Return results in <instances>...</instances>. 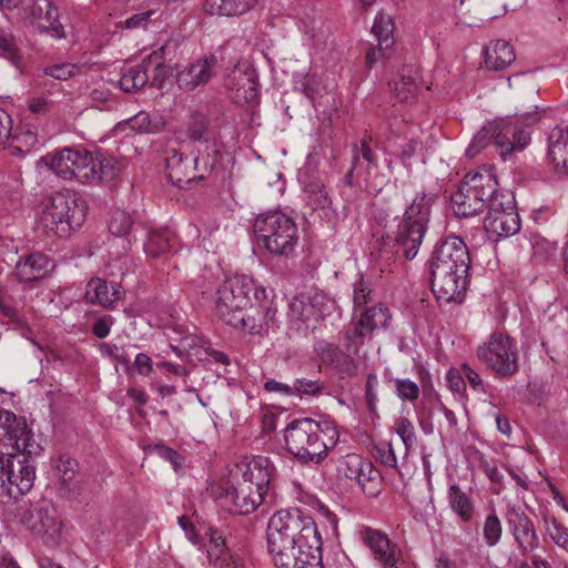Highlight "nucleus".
I'll list each match as a JSON object with an SVG mask.
<instances>
[{
  "mask_svg": "<svg viewBox=\"0 0 568 568\" xmlns=\"http://www.w3.org/2000/svg\"><path fill=\"white\" fill-rule=\"evenodd\" d=\"M78 463L69 457H61L57 465L58 475L63 486H69L77 473Z\"/></svg>",
  "mask_w": 568,
  "mask_h": 568,
  "instance_id": "052dcab7",
  "label": "nucleus"
},
{
  "mask_svg": "<svg viewBox=\"0 0 568 568\" xmlns=\"http://www.w3.org/2000/svg\"><path fill=\"white\" fill-rule=\"evenodd\" d=\"M125 125L136 133H154L160 130V123L152 121L150 114L143 111L130 118Z\"/></svg>",
  "mask_w": 568,
  "mask_h": 568,
  "instance_id": "09e8293b",
  "label": "nucleus"
},
{
  "mask_svg": "<svg viewBox=\"0 0 568 568\" xmlns=\"http://www.w3.org/2000/svg\"><path fill=\"white\" fill-rule=\"evenodd\" d=\"M293 545L297 547H310L314 554L315 549L322 550L323 541L317 530L316 523L312 517L306 516L301 510L300 525L297 529L291 534Z\"/></svg>",
  "mask_w": 568,
  "mask_h": 568,
  "instance_id": "c756f323",
  "label": "nucleus"
},
{
  "mask_svg": "<svg viewBox=\"0 0 568 568\" xmlns=\"http://www.w3.org/2000/svg\"><path fill=\"white\" fill-rule=\"evenodd\" d=\"M515 51L505 40L491 41L485 50V65L493 71H501L515 61Z\"/></svg>",
  "mask_w": 568,
  "mask_h": 568,
  "instance_id": "cd10ccee",
  "label": "nucleus"
},
{
  "mask_svg": "<svg viewBox=\"0 0 568 568\" xmlns=\"http://www.w3.org/2000/svg\"><path fill=\"white\" fill-rule=\"evenodd\" d=\"M124 291L118 284L112 286L109 291L108 284L104 280L95 277L89 281L85 287V300L91 304H99L104 307H111L116 301L121 300Z\"/></svg>",
  "mask_w": 568,
  "mask_h": 568,
  "instance_id": "a878e982",
  "label": "nucleus"
},
{
  "mask_svg": "<svg viewBox=\"0 0 568 568\" xmlns=\"http://www.w3.org/2000/svg\"><path fill=\"white\" fill-rule=\"evenodd\" d=\"M255 0H205V12L214 16L234 17L251 10Z\"/></svg>",
  "mask_w": 568,
  "mask_h": 568,
  "instance_id": "7c9ffc66",
  "label": "nucleus"
},
{
  "mask_svg": "<svg viewBox=\"0 0 568 568\" xmlns=\"http://www.w3.org/2000/svg\"><path fill=\"white\" fill-rule=\"evenodd\" d=\"M154 13V10L135 13L124 21L119 22V27L125 29H145Z\"/></svg>",
  "mask_w": 568,
  "mask_h": 568,
  "instance_id": "338daca9",
  "label": "nucleus"
},
{
  "mask_svg": "<svg viewBox=\"0 0 568 568\" xmlns=\"http://www.w3.org/2000/svg\"><path fill=\"white\" fill-rule=\"evenodd\" d=\"M71 149H64L52 156H47L45 161L49 169L63 180H70V159L67 154Z\"/></svg>",
  "mask_w": 568,
  "mask_h": 568,
  "instance_id": "a18cd8bd",
  "label": "nucleus"
},
{
  "mask_svg": "<svg viewBox=\"0 0 568 568\" xmlns=\"http://www.w3.org/2000/svg\"><path fill=\"white\" fill-rule=\"evenodd\" d=\"M499 155L507 160L514 151H521L529 142L530 134L507 119H500Z\"/></svg>",
  "mask_w": 568,
  "mask_h": 568,
  "instance_id": "b1692460",
  "label": "nucleus"
},
{
  "mask_svg": "<svg viewBox=\"0 0 568 568\" xmlns=\"http://www.w3.org/2000/svg\"><path fill=\"white\" fill-rule=\"evenodd\" d=\"M288 317L291 321L301 322L310 326L315 322L312 305L306 293H302L292 298L288 305Z\"/></svg>",
  "mask_w": 568,
  "mask_h": 568,
  "instance_id": "e433bc0d",
  "label": "nucleus"
},
{
  "mask_svg": "<svg viewBox=\"0 0 568 568\" xmlns=\"http://www.w3.org/2000/svg\"><path fill=\"white\" fill-rule=\"evenodd\" d=\"M504 516L519 550L531 552L539 547L535 525L520 506L508 505Z\"/></svg>",
  "mask_w": 568,
  "mask_h": 568,
  "instance_id": "f3484780",
  "label": "nucleus"
},
{
  "mask_svg": "<svg viewBox=\"0 0 568 568\" xmlns=\"http://www.w3.org/2000/svg\"><path fill=\"white\" fill-rule=\"evenodd\" d=\"M359 475L355 481L362 488L363 493L369 497H376L381 491V476L377 469L368 460L364 464L362 469L358 471Z\"/></svg>",
  "mask_w": 568,
  "mask_h": 568,
  "instance_id": "58836bf2",
  "label": "nucleus"
},
{
  "mask_svg": "<svg viewBox=\"0 0 568 568\" xmlns=\"http://www.w3.org/2000/svg\"><path fill=\"white\" fill-rule=\"evenodd\" d=\"M548 158L558 173L568 175V125L551 130L548 136Z\"/></svg>",
  "mask_w": 568,
  "mask_h": 568,
  "instance_id": "393cba45",
  "label": "nucleus"
},
{
  "mask_svg": "<svg viewBox=\"0 0 568 568\" xmlns=\"http://www.w3.org/2000/svg\"><path fill=\"white\" fill-rule=\"evenodd\" d=\"M394 384L399 399L414 403L418 398L419 387L409 378H395Z\"/></svg>",
  "mask_w": 568,
  "mask_h": 568,
  "instance_id": "5fc2aeb1",
  "label": "nucleus"
},
{
  "mask_svg": "<svg viewBox=\"0 0 568 568\" xmlns=\"http://www.w3.org/2000/svg\"><path fill=\"white\" fill-rule=\"evenodd\" d=\"M197 158L189 159L176 149L165 151V168L168 180L178 187H184L192 181L203 180V175H196L194 171Z\"/></svg>",
  "mask_w": 568,
  "mask_h": 568,
  "instance_id": "6ab92c4d",
  "label": "nucleus"
},
{
  "mask_svg": "<svg viewBox=\"0 0 568 568\" xmlns=\"http://www.w3.org/2000/svg\"><path fill=\"white\" fill-rule=\"evenodd\" d=\"M469 267V251L462 237L449 235L435 247L429 271L432 291L438 301H463Z\"/></svg>",
  "mask_w": 568,
  "mask_h": 568,
  "instance_id": "f03ea898",
  "label": "nucleus"
},
{
  "mask_svg": "<svg viewBox=\"0 0 568 568\" xmlns=\"http://www.w3.org/2000/svg\"><path fill=\"white\" fill-rule=\"evenodd\" d=\"M433 197L425 193H417L410 205L405 210L395 234L397 253L405 258L413 260L424 241L429 217Z\"/></svg>",
  "mask_w": 568,
  "mask_h": 568,
  "instance_id": "0eeeda50",
  "label": "nucleus"
},
{
  "mask_svg": "<svg viewBox=\"0 0 568 568\" xmlns=\"http://www.w3.org/2000/svg\"><path fill=\"white\" fill-rule=\"evenodd\" d=\"M359 535L363 542L372 551L374 560L382 568H406L407 564L403 558L400 548L385 532L364 527Z\"/></svg>",
  "mask_w": 568,
  "mask_h": 568,
  "instance_id": "dca6fc26",
  "label": "nucleus"
},
{
  "mask_svg": "<svg viewBox=\"0 0 568 568\" xmlns=\"http://www.w3.org/2000/svg\"><path fill=\"white\" fill-rule=\"evenodd\" d=\"M55 263L43 253L34 252L20 257L14 267V275L21 283H30L47 277Z\"/></svg>",
  "mask_w": 568,
  "mask_h": 568,
  "instance_id": "412c9836",
  "label": "nucleus"
},
{
  "mask_svg": "<svg viewBox=\"0 0 568 568\" xmlns=\"http://www.w3.org/2000/svg\"><path fill=\"white\" fill-rule=\"evenodd\" d=\"M500 119L494 120L486 123L480 130L474 135L471 142L466 149V155L468 158H475L481 150L493 146L499 153V140L500 139Z\"/></svg>",
  "mask_w": 568,
  "mask_h": 568,
  "instance_id": "bb28decb",
  "label": "nucleus"
},
{
  "mask_svg": "<svg viewBox=\"0 0 568 568\" xmlns=\"http://www.w3.org/2000/svg\"><path fill=\"white\" fill-rule=\"evenodd\" d=\"M503 527L495 510L489 514L484 523L483 535L489 547L496 546L501 538Z\"/></svg>",
  "mask_w": 568,
  "mask_h": 568,
  "instance_id": "49530a36",
  "label": "nucleus"
},
{
  "mask_svg": "<svg viewBox=\"0 0 568 568\" xmlns=\"http://www.w3.org/2000/svg\"><path fill=\"white\" fill-rule=\"evenodd\" d=\"M227 325L241 328L250 334H262L265 332V321L262 312L255 307H247L241 313H236L232 318H227Z\"/></svg>",
  "mask_w": 568,
  "mask_h": 568,
  "instance_id": "72a5a7b5",
  "label": "nucleus"
},
{
  "mask_svg": "<svg viewBox=\"0 0 568 568\" xmlns=\"http://www.w3.org/2000/svg\"><path fill=\"white\" fill-rule=\"evenodd\" d=\"M143 247L149 256L153 258L160 257L170 247L166 232L158 230L151 231Z\"/></svg>",
  "mask_w": 568,
  "mask_h": 568,
  "instance_id": "79ce46f5",
  "label": "nucleus"
},
{
  "mask_svg": "<svg viewBox=\"0 0 568 568\" xmlns=\"http://www.w3.org/2000/svg\"><path fill=\"white\" fill-rule=\"evenodd\" d=\"M10 140L19 141L21 136L13 133L11 116L0 108V146L6 148Z\"/></svg>",
  "mask_w": 568,
  "mask_h": 568,
  "instance_id": "4d7b16f0",
  "label": "nucleus"
},
{
  "mask_svg": "<svg viewBox=\"0 0 568 568\" xmlns=\"http://www.w3.org/2000/svg\"><path fill=\"white\" fill-rule=\"evenodd\" d=\"M21 521L34 534L54 540L61 531V520L55 506L45 499L38 500L21 516Z\"/></svg>",
  "mask_w": 568,
  "mask_h": 568,
  "instance_id": "2eb2a0df",
  "label": "nucleus"
},
{
  "mask_svg": "<svg viewBox=\"0 0 568 568\" xmlns=\"http://www.w3.org/2000/svg\"><path fill=\"white\" fill-rule=\"evenodd\" d=\"M476 356L498 378L513 376L519 368L516 343L501 332H494L480 344L476 349Z\"/></svg>",
  "mask_w": 568,
  "mask_h": 568,
  "instance_id": "9d476101",
  "label": "nucleus"
},
{
  "mask_svg": "<svg viewBox=\"0 0 568 568\" xmlns=\"http://www.w3.org/2000/svg\"><path fill=\"white\" fill-rule=\"evenodd\" d=\"M301 509H282L275 513L267 526V548L273 560H277L281 566L291 567L292 558L283 550L293 545L291 534L300 525ZM296 564V561H294Z\"/></svg>",
  "mask_w": 568,
  "mask_h": 568,
  "instance_id": "9b49d317",
  "label": "nucleus"
},
{
  "mask_svg": "<svg viewBox=\"0 0 568 568\" xmlns=\"http://www.w3.org/2000/svg\"><path fill=\"white\" fill-rule=\"evenodd\" d=\"M70 160V180L75 179L81 183L92 184V178L94 174L92 170L94 168L93 156L87 151H74L67 154Z\"/></svg>",
  "mask_w": 568,
  "mask_h": 568,
  "instance_id": "2f4dec72",
  "label": "nucleus"
},
{
  "mask_svg": "<svg viewBox=\"0 0 568 568\" xmlns=\"http://www.w3.org/2000/svg\"><path fill=\"white\" fill-rule=\"evenodd\" d=\"M392 321L389 308L383 304L374 305L361 313L356 324V334L361 337V344L371 339L372 334L379 328H387Z\"/></svg>",
  "mask_w": 568,
  "mask_h": 568,
  "instance_id": "4be33fe9",
  "label": "nucleus"
},
{
  "mask_svg": "<svg viewBox=\"0 0 568 568\" xmlns=\"http://www.w3.org/2000/svg\"><path fill=\"white\" fill-rule=\"evenodd\" d=\"M372 138L364 136L361 141V145H358L362 158L367 162V176L371 178L373 171L378 168V158L376 153L373 151L372 146Z\"/></svg>",
  "mask_w": 568,
  "mask_h": 568,
  "instance_id": "bf43d9fd",
  "label": "nucleus"
},
{
  "mask_svg": "<svg viewBox=\"0 0 568 568\" xmlns=\"http://www.w3.org/2000/svg\"><path fill=\"white\" fill-rule=\"evenodd\" d=\"M87 212L88 205L81 195L72 191L57 192L50 196L41 223L57 236L64 237L82 226Z\"/></svg>",
  "mask_w": 568,
  "mask_h": 568,
  "instance_id": "6e6552de",
  "label": "nucleus"
},
{
  "mask_svg": "<svg viewBox=\"0 0 568 568\" xmlns=\"http://www.w3.org/2000/svg\"><path fill=\"white\" fill-rule=\"evenodd\" d=\"M148 74L142 65L131 67L125 70L119 81L124 92H135L148 83Z\"/></svg>",
  "mask_w": 568,
  "mask_h": 568,
  "instance_id": "ea45409f",
  "label": "nucleus"
},
{
  "mask_svg": "<svg viewBox=\"0 0 568 568\" xmlns=\"http://www.w3.org/2000/svg\"><path fill=\"white\" fill-rule=\"evenodd\" d=\"M498 192V182L490 173H467L452 194L453 211L460 219L475 216L489 206Z\"/></svg>",
  "mask_w": 568,
  "mask_h": 568,
  "instance_id": "1a4fd4ad",
  "label": "nucleus"
},
{
  "mask_svg": "<svg viewBox=\"0 0 568 568\" xmlns=\"http://www.w3.org/2000/svg\"><path fill=\"white\" fill-rule=\"evenodd\" d=\"M366 463V459L363 457L356 455V454H349L347 455L343 462L341 463L338 467L339 474H342L344 477L355 480L356 477L359 475V470Z\"/></svg>",
  "mask_w": 568,
  "mask_h": 568,
  "instance_id": "864d4df0",
  "label": "nucleus"
},
{
  "mask_svg": "<svg viewBox=\"0 0 568 568\" xmlns=\"http://www.w3.org/2000/svg\"><path fill=\"white\" fill-rule=\"evenodd\" d=\"M397 135L394 131L390 132V135L387 138L388 148H397L398 151L395 153V156L404 164L406 169L410 168V159L415 156L417 149L419 146V141L416 139H408L405 143H397Z\"/></svg>",
  "mask_w": 568,
  "mask_h": 568,
  "instance_id": "a19ab883",
  "label": "nucleus"
},
{
  "mask_svg": "<svg viewBox=\"0 0 568 568\" xmlns=\"http://www.w3.org/2000/svg\"><path fill=\"white\" fill-rule=\"evenodd\" d=\"M395 432L400 437L406 448H409L415 442L414 427L406 417H399L395 422Z\"/></svg>",
  "mask_w": 568,
  "mask_h": 568,
  "instance_id": "680f3d73",
  "label": "nucleus"
},
{
  "mask_svg": "<svg viewBox=\"0 0 568 568\" xmlns=\"http://www.w3.org/2000/svg\"><path fill=\"white\" fill-rule=\"evenodd\" d=\"M547 532L554 542L568 551V531L557 519L551 520Z\"/></svg>",
  "mask_w": 568,
  "mask_h": 568,
  "instance_id": "774afa93",
  "label": "nucleus"
},
{
  "mask_svg": "<svg viewBox=\"0 0 568 568\" xmlns=\"http://www.w3.org/2000/svg\"><path fill=\"white\" fill-rule=\"evenodd\" d=\"M381 48L390 49L394 44V22L389 14L378 12L372 27Z\"/></svg>",
  "mask_w": 568,
  "mask_h": 568,
  "instance_id": "4c0bfd02",
  "label": "nucleus"
},
{
  "mask_svg": "<svg viewBox=\"0 0 568 568\" xmlns=\"http://www.w3.org/2000/svg\"><path fill=\"white\" fill-rule=\"evenodd\" d=\"M253 232L257 243L275 256H291L300 240L294 219L282 211L260 214Z\"/></svg>",
  "mask_w": 568,
  "mask_h": 568,
  "instance_id": "39448f33",
  "label": "nucleus"
},
{
  "mask_svg": "<svg viewBox=\"0 0 568 568\" xmlns=\"http://www.w3.org/2000/svg\"><path fill=\"white\" fill-rule=\"evenodd\" d=\"M226 554L225 540L217 530H210V545L207 555L210 558L224 559Z\"/></svg>",
  "mask_w": 568,
  "mask_h": 568,
  "instance_id": "69168bd1",
  "label": "nucleus"
},
{
  "mask_svg": "<svg viewBox=\"0 0 568 568\" xmlns=\"http://www.w3.org/2000/svg\"><path fill=\"white\" fill-rule=\"evenodd\" d=\"M294 396H318L325 389V385L320 379H308L305 377L296 378L294 385Z\"/></svg>",
  "mask_w": 568,
  "mask_h": 568,
  "instance_id": "8fccbe9b",
  "label": "nucleus"
},
{
  "mask_svg": "<svg viewBox=\"0 0 568 568\" xmlns=\"http://www.w3.org/2000/svg\"><path fill=\"white\" fill-rule=\"evenodd\" d=\"M292 560L296 564L291 562L290 568H322V550L315 549L314 556L310 547H297V545L288 546L286 550H283ZM276 568H288L286 565L281 566L277 560H273Z\"/></svg>",
  "mask_w": 568,
  "mask_h": 568,
  "instance_id": "473e14b6",
  "label": "nucleus"
},
{
  "mask_svg": "<svg viewBox=\"0 0 568 568\" xmlns=\"http://www.w3.org/2000/svg\"><path fill=\"white\" fill-rule=\"evenodd\" d=\"M94 168L92 173L94 178H92V184L99 183L104 180H111L114 178V166L109 159H95L93 158Z\"/></svg>",
  "mask_w": 568,
  "mask_h": 568,
  "instance_id": "13d9d810",
  "label": "nucleus"
},
{
  "mask_svg": "<svg viewBox=\"0 0 568 568\" xmlns=\"http://www.w3.org/2000/svg\"><path fill=\"white\" fill-rule=\"evenodd\" d=\"M486 232L496 237H509L520 230V217L516 210L514 196L498 192L489 202L484 220Z\"/></svg>",
  "mask_w": 568,
  "mask_h": 568,
  "instance_id": "ddd939ff",
  "label": "nucleus"
},
{
  "mask_svg": "<svg viewBox=\"0 0 568 568\" xmlns=\"http://www.w3.org/2000/svg\"><path fill=\"white\" fill-rule=\"evenodd\" d=\"M448 501L452 510L464 523H469L475 517V506L470 496L460 489L457 485H452L448 489Z\"/></svg>",
  "mask_w": 568,
  "mask_h": 568,
  "instance_id": "f704fd0d",
  "label": "nucleus"
},
{
  "mask_svg": "<svg viewBox=\"0 0 568 568\" xmlns=\"http://www.w3.org/2000/svg\"><path fill=\"white\" fill-rule=\"evenodd\" d=\"M374 457L385 466L396 467L397 458L395 455L394 447L388 442H381L376 444L373 448Z\"/></svg>",
  "mask_w": 568,
  "mask_h": 568,
  "instance_id": "6e6d98bb",
  "label": "nucleus"
},
{
  "mask_svg": "<svg viewBox=\"0 0 568 568\" xmlns=\"http://www.w3.org/2000/svg\"><path fill=\"white\" fill-rule=\"evenodd\" d=\"M373 302L372 283L363 275L353 285V308H362Z\"/></svg>",
  "mask_w": 568,
  "mask_h": 568,
  "instance_id": "37998d69",
  "label": "nucleus"
},
{
  "mask_svg": "<svg viewBox=\"0 0 568 568\" xmlns=\"http://www.w3.org/2000/svg\"><path fill=\"white\" fill-rule=\"evenodd\" d=\"M217 67L219 60L214 54L202 57L178 73V87L185 92L204 87L214 77Z\"/></svg>",
  "mask_w": 568,
  "mask_h": 568,
  "instance_id": "a211bd4d",
  "label": "nucleus"
},
{
  "mask_svg": "<svg viewBox=\"0 0 568 568\" xmlns=\"http://www.w3.org/2000/svg\"><path fill=\"white\" fill-rule=\"evenodd\" d=\"M338 438V430L332 420L294 419L284 430L287 452L304 465L321 464Z\"/></svg>",
  "mask_w": 568,
  "mask_h": 568,
  "instance_id": "7ed1b4c3",
  "label": "nucleus"
},
{
  "mask_svg": "<svg viewBox=\"0 0 568 568\" xmlns=\"http://www.w3.org/2000/svg\"><path fill=\"white\" fill-rule=\"evenodd\" d=\"M207 128V118L202 113L195 112L191 115L187 126V138L192 141H202L205 139Z\"/></svg>",
  "mask_w": 568,
  "mask_h": 568,
  "instance_id": "3c124183",
  "label": "nucleus"
},
{
  "mask_svg": "<svg viewBox=\"0 0 568 568\" xmlns=\"http://www.w3.org/2000/svg\"><path fill=\"white\" fill-rule=\"evenodd\" d=\"M270 460L257 456L250 463L239 465L243 470V481L237 486H226L220 495L222 506L231 514L247 515L263 501L271 479Z\"/></svg>",
  "mask_w": 568,
  "mask_h": 568,
  "instance_id": "20e7f679",
  "label": "nucleus"
},
{
  "mask_svg": "<svg viewBox=\"0 0 568 568\" xmlns=\"http://www.w3.org/2000/svg\"><path fill=\"white\" fill-rule=\"evenodd\" d=\"M18 8L21 18L39 32L50 33L57 39L64 38V28L53 0H20Z\"/></svg>",
  "mask_w": 568,
  "mask_h": 568,
  "instance_id": "4468645a",
  "label": "nucleus"
},
{
  "mask_svg": "<svg viewBox=\"0 0 568 568\" xmlns=\"http://www.w3.org/2000/svg\"><path fill=\"white\" fill-rule=\"evenodd\" d=\"M433 197L425 193H417L410 205L405 210L395 234L397 253L405 258L413 260L424 241L429 217Z\"/></svg>",
  "mask_w": 568,
  "mask_h": 568,
  "instance_id": "423d86ee",
  "label": "nucleus"
},
{
  "mask_svg": "<svg viewBox=\"0 0 568 568\" xmlns=\"http://www.w3.org/2000/svg\"><path fill=\"white\" fill-rule=\"evenodd\" d=\"M304 190L308 197V205L313 210H322L324 216L329 219L334 211L332 210V200L328 196L324 183L316 179L310 181Z\"/></svg>",
  "mask_w": 568,
  "mask_h": 568,
  "instance_id": "c9c22d12",
  "label": "nucleus"
},
{
  "mask_svg": "<svg viewBox=\"0 0 568 568\" xmlns=\"http://www.w3.org/2000/svg\"><path fill=\"white\" fill-rule=\"evenodd\" d=\"M306 295L310 298L315 322H318L331 312L332 302L323 292H310Z\"/></svg>",
  "mask_w": 568,
  "mask_h": 568,
  "instance_id": "603ef678",
  "label": "nucleus"
},
{
  "mask_svg": "<svg viewBox=\"0 0 568 568\" xmlns=\"http://www.w3.org/2000/svg\"><path fill=\"white\" fill-rule=\"evenodd\" d=\"M108 227L115 236H124L132 227V219L129 213L122 210H113L110 214Z\"/></svg>",
  "mask_w": 568,
  "mask_h": 568,
  "instance_id": "c03bdc74",
  "label": "nucleus"
},
{
  "mask_svg": "<svg viewBox=\"0 0 568 568\" xmlns=\"http://www.w3.org/2000/svg\"><path fill=\"white\" fill-rule=\"evenodd\" d=\"M77 70L78 68L75 64L61 63L44 68L43 73L44 75L53 78L55 80L65 81L73 77Z\"/></svg>",
  "mask_w": 568,
  "mask_h": 568,
  "instance_id": "e2e57ef3",
  "label": "nucleus"
},
{
  "mask_svg": "<svg viewBox=\"0 0 568 568\" xmlns=\"http://www.w3.org/2000/svg\"><path fill=\"white\" fill-rule=\"evenodd\" d=\"M420 84L418 68L405 65L398 73V79L390 83V89L398 101H407L414 97Z\"/></svg>",
  "mask_w": 568,
  "mask_h": 568,
  "instance_id": "c85d7f7f",
  "label": "nucleus"
},
{
  "mask_svg": "<svg viewBox=\"0 0 568 568\" xmlns=\"http://www.w3.org/2000/svg\"><path fill=\"white\" fill-rule=\"evenodd\" d=\"M256 75L248 65H236L227 77V87L236 103H254L257 101Z\"/></svg>",
  "mask_w": 568,
  "mask_h": 568,
  "instance_id": "aec40b11",
  "label": "nucleus"
},
{
  "mask_svg": "<svg viewBox=\"0 0 568 568\" xmlns=\"http://www.w3.org/2000/svg\"><path fill=\"white\" fill-rule=\"evenodd\" d=\"M253 290L254 282L245 275L226 278L216 293L215 307L220 318L226 323L227 318L244 311L250 305Z\"/></svg>",
  "mask_w": 568,
  "mask_h": 568,
  "instance_id": "f8f14e48",
  "label": "nucleus"
},
{
  "mask_svg": "<svg viewBox=\"0 0 568 568\" xmlns=\"http://www.w3.org/2000/svg\"><path fill=\"white\" fill-rule=\"evenodd\" d=\"M0 57L18 64L21 59L16 38L0 28Z\"/></svg>",
  "mask_w": 568,
  "mask_h": 568,
  "instance_id": "de8ad7c7",
  "label": "nucleus"
},
{
  "mask_svg": "<svg viewBox=\"0 0 568 568\" xmlns=\"http://www.w3.org/2000/svg\"><path fill=\"white\" fill-rule=\"evenodd\" d=\"M316 352L322 362L333 366L339 374L352 377L358 371L357 361L338 345L328 342H320Z\"/></svg>",
  "mask_w": 568,
  "mask_h": 568,
  "instance_id": "5701e85b",
  "label": "nucleus"
},
{
  "mask_svg": "<svg viewBox=\"0 0 568 568\" xmlns=\"http://www.w3.org/2000/svg\"><path fill=\"white\" fill-rule=\"evenodd\" d=\"M40 444L24 417L0 407V503L28 493L34 484L36 467L31 456L39 454Z\"/></svg>",
  "mask_w": 568,
  "mask_h": 568,
  "instance_id": "f257e3e1",
  "label": "nucleus"
},
{
  "mask_svg": "<svg viewBox=\"0 0 568 568\" xmlns=\"http://www.w3.org/2000/svg\"><path fill=\"white\" fill-rule=\"evenodd\" d=\"M202 339L197 335L182 336L178 345H172L173 352L181 358L189 357L190 351L201 346Z\"/></svg>",
  "mask_w": 568,
  "mask_h": 568,
  "instance_id": "0e129e2a",
  "label": "nucleus"
}]
</instances>
